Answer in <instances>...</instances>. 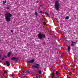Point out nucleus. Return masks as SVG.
Masks as SVG:
<instances>
[{
    "instance_id": "bb28decb",
    "label": "nucleus",
    "mask_w": 78,
    "mask_h": 78,
    "mask_svg": "<svg viewBox=\"0 0 78 78\" xmlns=\"http://www.w3.org/2000/svg\"><path fill=\"white\" fill-rule=\"evenodd\" d=\"M1 58V55H0V58Z\"/></svg>"
},
{
    "instance_id": "6e6552de",
    "label": "nucleus",
    "mask_w": 78,
    "mask_h": 78,
    "mask_svg": "<svg viewBox=\"0 0 78 78\" xmlns=\"http://www.w3.org/2000/svg\"><path fill=\"white\" fill-rule=\"evenodd\" d=\"M16 59H17V58H16V57H13L12 58V60L13 61H15Z\"/></svg>"
},
{
    "instance_id": "4be33fe9",
    "label": "nucleus",
    "mask_w": 78,
    "mask_h": 78,
    "mask_svg": "<svg viewBox=\"0 0 78 78\" xmlns=\"http://www.w3.org/2000/svg\"><path fill=\"white\" fill-rule=\"evenodd\" d=\"M46 23H44V25H46Z\"/></svg>"
},
{
    "instance_id": "1a4fd4ad",
    "label": "nucleus",
    "mask_w": 78,
    "mask_h": 78,
    "mask_svg": "<svg viewBox=\"0 0 78 78\" xmlns=\"http://www.w3.org/2000/svg\"><path fill=\"white\" fill-rule=\"evenodd\" d=\"M54 76H55V73H54V71H53L52 76V78H54Z\"/></svg>"
},
{
    "instance_id": "9b49d317",
    "label": "nucleus",
    "mask_w": 78,
    "mask_h": 78,
    "mask_svg": "<svg viewBox=\"0 0 78 78\" xmlns=\"http://www.w3.org/2000/svg\"><path fill=\"white\" fill-rule=\"evenodd\" d=\"M10 55H11V52H9L8 54V56L9 57L10 56Z\"/></svg>"
},
{
    "instance_id": "2eb2a0df",
    "label": "nucleus",
    "mask_w": 78,
    "mask_h": 78,
    "mask_svg": "<svg viewBox=\"0 0 78 78\" xmlns=\"http://www.w3.org/2000/svg\"><path fill=\"white\" fill-rule=\"evenodd\" d=\"M38 73L39 74H41V73H42V72H41V71L39 70L38 71Z\"/></svg>"
},
{
    "instance_id": "f03ea898",
    "label": "nucleus",
    "mask_w": 78,
    "mask_h": 78,
    "mask_svg": "<svg viewBox=\"0 0 78 78\" xmlns=\"http://www.w3.org/2000/svg\"><path fill=\"white\" fill-rule=\"evenodd\" d=\"M55 6L56 10L58 11L59 9V6H60V3H59L58 1H56L55 3Z\"/></svg>"
},
{
    "instance_id": "a211bd4d",
    "label": "nucleus",
    "mask_w": 78,
    "mask_h": 78,
    "mask_svg": "<svg viewBox=\"0 0 78 78\" xmlns=\"http://www.w3.org/2000/svg\"><path fill=\"white\" fill-rule=\"evenodd\" d=\"M32 67H35V68H36V65H33L32 66Z\"/></svg>"
},
{
    "instance_id": "7ed1b4c3",
    "label": "nucleus",
    "mask_w": 78,
    "mask_h": 78,
    "mask_svg": "<svg viewBox=\"0 0 78 78\" xmlns=\"http://www.w3.org/2000/svg\"><path fill=\"white\" fill-rule=\"evenodd\" d=\"M38 37L40 39H42L43 37L44 38L45 37V35L43 34H39L38 35Z\"/></svg>"
},
{
    "instance_id": "a878e982",
    "label": "nucleus",
    "mask_w": 78,
    "mask_h": 78,
    "mask_svg": "<svg viewBox=\"0 0 78 78\" xmlns=\"http://www.w3.org/2000/svg\"><path fill=\"white\" fill-rule=\"evenodd\" d=\"M23 73H24V72H25V71H23Z\"/></svg>"
},
{
    "instance_id": "6ab92c4d",
    "label": "nucleus",
    "mask_w": 78,
    "mask_h": 78,
    "mask_svg": "<svg viewBox=\"0 0 78 78\" xmlns=\"http://www.w3.org/2000/svg\"><path fill=\"white\" fill-rule=\"evenodd\" d=\"M11 33H13V32L14 31H13V30H11Z\"/></svg>"
},
{
    "instance_id": "f257e3e1",
    "label": "nucleus",
    "mask_w": 78,
    "mask_h": 78,
    "mask_svg": "<svg viewBox=\"0 0 78 78\" xmlns=\"http://www.w3.org/2000/svg\"><path fill=\"white\" fill-rule=\"evenodd\" d=\"M5 19L6 21H9L11 20V17H12V15L9 12H7L5 14Z\"/></svg>"
},
{
    "instance_id": "c85d7f7f",
    "label": "nucleus",
    "mask_w": 78,
    "mask_h": 78,
    "mask_svg": "<svg viewBox=\"0 0 78 78\" xmlns=\"http://www.w3.org/2000/svg\"><path fill=\"white\" fill-rule=\"evenodd\" d=\"M40 13H42V12L41 11L40 12Z\"/></svg>"
},
{
    "instance_id": "20e7f679",
    "label": "nucleus",
    "mask_w": 78,
    "mask_h": 78,
    "mask_svg": "<svg viewBox=\"0 0 78 78\" xmlns=\"http://www.w3.org/2000/svg\"><path fill=\"white\" fill-rule=\"evenodd\" d=\"M34 62V60L32 59L31 60H29L28 62V63L30 64L31 63H33Z\"/></svg>"
},
{
    "instance_id": "9d476101",
    "label": "nucleus",
    "mask_w": 78,
    "mask_h": 78,
    "mask_svg": "<svg viewBox=\"0 0 78 78\" xmlns=\"http://www.w3.org/2000/svg\"><path fill=\"white\" fill-rule=\"evenodd\" d=\"M59 72H58V71H57L56 72V73H55V74L56 75H57V76H59V75H58V74H59Z\"/></svg>"
},
{
    "instance_id": "f8f14e48",
    "label": "nucleus",
    "mask_w": 78,
    "mask_h": 78,
    "mask_svg": "<svg viewBox=\"0 0 78 78\" xmlns=\"http://www.w3.org/2000/svg\"><path fill=\"white\" fill-rule=\"evenodd\" d=\"M65 19L66 20H68V19H69V16H66Z\"/></svg>"
},
{
    "instance_id": "c756f323",
    "label": "nucleus",
    "mask_w": 78,
    "mask_h": 78,
    "mask_svg": "<svg viewBox=\"0 0 78 78\" xmlns=\"http://www.w3.org/2000/svg\"><path fill=\"white\" fill-rule=\"evenodd\" d=\"M0 41H1V40L0 39Z\"/></svg>"
},
{
    "instance_id": "0eeeda50",
    "label": "nucleus",
    "mask_w": 78,
    "mask_h": 78,
    "mask_svg": "<svg viewBox=\"0 0 78 78\" xmlns=\"http://www.w3.org/2000/svg\"><path fill=\"white\" fill-rule=\"evenodd\" d=\"M71 42L72 43L71 44V46H74V45H75V44H76V42H73V41H71Z\"/></svg>"
},
{
    "instance_id": "393cba45",
    "label": "nucleus",
    "mask_w": 78,
    "mask_h": 78,
    "mask_svg": "<svg viewBox=\"0 0 78 78\" xmlns=\"http://www.w3.org/2000/svg\"><path fill=\"white\" fill-rule=\"evenodd\" d=\"M0 62H2V61L1 60H0Z\"/></svg>"
},
{
    "instance_id": "5701e85b",
    "label": "nucleus",
    "mask_w": 78,
    "mask_h": 78,
    "mask_svg": "<svg viewBox=\"0 0 78 78\" xmlns=\"http://www.w3.org/2000/svg\"><path fill=\"white\" fill-rule=\"evenodd\" d=\"M4 73H7V72L6 71H5Z\"/></svg>"
},
{
    "instance_id": "aec40b11",
    "label": "nucleus",
    "mask_w": 78,
    "mask_h": 78,
    "mask_svg": "<svg viewBox=\"0 0 78 78\" xmlns=\"http://www.w3.org/2000/svg\"><path fill=\"white\" fill-rule=\"evenodd\" d=\"M46 14L48 15V14L47 12H46Z\"/></svg>"
},
{
    "instance_id": "423d86ee",
    "label": "nucleus",
    "mask_w": 78,
    "mask_h": 78,
    "mask_svg": "<svg viewBox=\"0 0 78 78\" xmlns=\"http://www.w3.org/2000/svg\"><path fill=\"white\" fill-rule=\"evenodd\" d=\"M10 63H11V62H9L8 61H7L6 62V64H7V66H10Z\"/></svg>"
},
{
    "instance_id": "39448f33",
    "label": "nucleus",
    "mask_w": 78,
    "mask_h": 78,
    "mask_svg": "<svg viewBox=\"0 0 78 78\" xmlns=\"http://www.w3.org/2000/svg\"><path fill=\"white\" fill-rule=\"evenodd\" d=\"M36 68L39 69H41V67L40 66V65L39 64H36Z\"/></svg>"
},
{
    "instance_id": "dca6fc26",
    "label": "nucleus",
    "mask_w": 78,
    "mask_h": 78,
    "mask_svg": "<svg viewBox=\"0 0 78 78\" xmlns=\"http://www.w3.org/2000/svg\"><path fill=\"white\" fill-rule=\"evenodd\" d=\"M35 14L36 15V16H37L38 14L37 12H35Z\"/></svg>"
},
{
    "instance_id": "4468645a",
    "label": "nucleus",
    "mask_w": 78,
    "mask_h": 78,
    "mask_svg": "<svg viewBox=\"0 0 78 78\" xmlns=\"http://www.w3.org/2000/svg\"><path fill=\"white\" fill-rule=\"evenodd\" d=\"M68 51H69H69H70V47H68Z\"/></svg>"
},
{
    "instance_id": "412c9836",
    "label": "nucleus",
    "mask_w": 78,
    "mask_h": 78,
    "mask_svg": "<svg viewBox=\"0 0 78 78\" xmlns=\"http://www.w3.org/2000/svg\"><path fill=\"white\" fill-rule=\"evenodd\" d=\"M5 59V58H2V60H4V59Z\"/></svg>"
},
{
    "instance_id": "f3484780",
    "label": "nucleus",
    "mask_w": 78,
    "mask_h": 78,
    "mask_svg": "<svg viewBox=\"0 0 78 78\" xmlns=\"http://www.w3.org/2000/svg\"><path fill=\"white\" fill-rule=\"evenodd\" d=\"M4 4H5L6 3V0H5V1L3 2Z\"/></svg>"
},
{
    "instance_id": "ddd939ff",
    "label": "nucleus",
    "mask_w": 78,
    "mask_h": 78,
    "mask_svg": "<svg viewBox=\"0 0 78 78\" xmlns=\"http://www.w3.org/2000/svg\"><path fill=\"white\" fill-rule=\"evenodd\" d=\"M64 68L65 69V70H67V69H68L69 68H67V66H65L64 67Z\"/></svg>"
},
{
    "instance_id": "cd10ccee",
    "label": "nucleus",
    "mask_w": 78,
    "mask_h": 78,
    "mask_svg": "<svg viewBox=\"0 0 78 78\" xmlns=\"http://www.w3.org/2000/svg\"><path fill=\"white\" fill-rule=\"evenodd\" d=\"M7 9H9V8H7Z\"/></svg>"
},
{
    "instance_id": "b1692460",
    "label": "nucleus",
    "mask_w": 78,
    "mask_h": 78,
    "mask_svg": "<svg viewBox=\"0 0 78 78\" xmlns=\"http://www.w3.org/2000/svg\"><path fill=\"white\" fill-rule=\"evenodd\" d=\"M11 76L13 77V76H14V75H11Z\"/></svg>"
}]
</instances>
